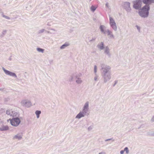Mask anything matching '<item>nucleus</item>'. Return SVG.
<instances>
[{
    "instance_id": "obj_1",
    "label": "nucleus",
    "mask_w": 154,
    "mask_h": 154,
    "mask_svg": "<svg viewBox=\"0 0 154 154\" xmlns=\"http://www.w3.org/2000/svg\"><path fill=\"white\" fill-rule=\"evenodd\" d=\"M101 69L103 70L102 77L103 79L104 82L106 83L111 78L110 67L104 64H101Z\"/></svg>"
},
{
    "instance_id": "obj_2",
    "label": "nucleus",
    "mask_w": 154,
    "mask_h": 154,
    "mask_svg": "<svg viewBox=\"0 0 154 154\" xmlns=\"http://www.w3.org/2000/svg\"><path fill=\"white\" fill-rule=\"evenodd\" d=\"M89 102H86L84 104L83 108L82 110L80 111L76 116L75 118L80 119L82 117H85V116H88L89 115Z\"/></svg>"
},
{
    "instance_id": "obj_3",
    "label": "nucleus",
    "mask_w": 154,
    "mask_h": 154,
    "mask_svg": "<svg viewBox=\"0 0 154 154\" xmlns=\"http://www.w3.org/2000/svg\"><path fill=\"white\" fill-rule=\"evenodd\" d=\"M149 6L148 5H146L143 6L141 10L139 12L140 16L143 18L147 17L149 15Z\"/></svg>"
},
{
    "instance_id": "obj_4",
    "label": "nucleus",
    "mask_w": 154,
    "mask_h": 154,
    "mask_svg": "<svg viewBox=\"0 0 154 154\" xmlns=\"http://www.w3.org/2000/svg\"><path fill=\"white\" fill-rule=\"evenodd\" d=\"M106 27L104 25H101L100 27V29L101 32H103L104 34H107L109 36L110 38H114V36L113 35L112 31H110L109 29H106Z\"/></svg>"
},
{
    "instance_id": "obj_5",
    "label": "nucleus",
    "mask_w": 154,
    "mask_h": 154,
    "mask_svg": "<svg viewBox=\"0 0 154 154\" xmlns=\"http://www.w3.org/2000/svg\"><path fill=\"white\" fill-rule=\"evenodd\" d=\"M10 123L11 125L15 127L17 126L20 123V120L19 118H14L12 119H9Z\"/></svg>"
},
{
    "instance_id": "obj_6",
    "label": "nucleus",
    "mask_w": 154,
    "mask_h": 154,
    "mask_svg": "<svg viewBox=\"0 0 154 154\" xmlns=\"http://www.w3.org/2000/svg\"><path fill=\"white\" fill-rule=\"evenodd\" d=\"M109 24L112 29L116 31L117 30L116 24L113 18L110 17H109Z\"/></svg>"
},
{
    "instance_id": "obj_7",
    "label": "nucleus",
    "mask_w": 154,
    "mask_h": 154,
    "mask_svg": "<svg viewBox=\"0 0 154 154\" xmlns=\"http://www.w3.org/2000/svg\"><path fill=\"white\" fill-rule=\"evenodd\" d=\"M133 7L136 9H138L141 7L142 2L141 0H136L133 2Z\"/></svg>"
},
{
    "instance_id": "obj_8",
    "label": "nucleus",
    "mask_w": 154,
    "mask_h": 154,
    "mask_svg": "<svg viewBox=\"0 0 154 154\" xmlns=\"http://www.w3.org/2000/svg\"><path fill=\"white\" fill-rule=\"evenodd\" d=\"M2 69L4 71L5 74L6 75H8L15 78H17V75L15 73L6 70L3 67H2Z\"/></svg>"
},
{
    "instance_id": "obj_9",
    "label": "nucleus",
    "mask_w": 154,
    "mask_h": 154,
    "mask_svg": "<svg viewBox=\"0 0 154 154\" xmlns=\"http://www.w3.org/2000/svg\"><path fill=\"white\" fill-rule=\"evenodd\" d=\"M21 105L23 106L26 107H29L30 106L31 102L27 100H23L21 102Z\"/></svg>"
},
{
    "instance_id": "obj_10",
    "label": "nucleus",
    "mask_w": 154,
    "mask_h": 154,
    "mask_svg": "<svg viewBox=\"0 0 154 154\" xmlns=\"http://www.w3.org/2000/svg\"><path fill=\"white\" fill-rule=\"evenodd\" d=\"M124 8L128 12H130L131 8L130 7V3L129 2H125L124 4Z\"/></svg>"
},
{
    "instance_id": "obj_11",
    "label": "nucleus",
    "mask_w": 154,
    "mask_h": 154,
    "mask_svg": "<svg viewBox=\"0 0 154 154\" xmlns=\"http://www.w3.org/2000/svg\"><path fill=\"white\" fill-rule=\"evenodd\" d=\"M23 136V134L22 133H18L13 137V140H20L22 139Z\"/></svg>"
},
{
    "instance_id": "obj_12",
    "label": "nucleus",
    "mask_w": 154,
    "mask_h": 154,
    "mask_svg": "<svg viewBox=\"0 0 154 154\" xmlns=\"http://www.w3.org/2000/svg\"><path fill=\"white\" fill-rule=\"evenodd\" d=\"M104 53L106 55H107L109 57H110L111 53L110 52V49L108 46L105 47L104 49Z\"/></svg>"
},
{
    "instance_id": "obj_13",
    "label": "nucleus",
    "mask_w": 154,
    "mask_h": 154,
    "mask_svg": "<svg viewBox=\"0 0 154 154\" xmlns=\"http://www.w3.org/2000/svg\"><path fill=\"white\" fill-rule=\"evenodd\" d=\"M97 47L100 50H103L105 48L103 42H101L100 43L98 44Z\"/></svg>"
},
{
    "instance_id": "obj_14",
    "label": "nucleus",
    "mask_w": 154,
    "mask_h": 154,
    "mask_svg": "<svg viewBox=\"0 0 154 154\" xmlns=\"http://www.w3.org/2000/svg\"><path fill=\"white\" fill-rule=\"evenodd\" d=\"M8 127L6 125H0V130L1 131H7L9 130Z\"/></svg>"
},
{
    "instance_id": "obj_15",
    "label": "nucleus",
    "mask_w": 154,
    "mask_h": 154,
    "mask_svg": "<svg viewBox=\"0 0 154 154\" xmlns=\"http://www.w3.org/2000/svg\"><path fill=\"white\" fill-rule=\"evenodd\" d=\"M143 3L146 5H149L154 3V0H143Z\"/></svg>"
},
{
    "instance_id": "obj_16",
    "label": "nucleus",
    "mask_w": 154,
    "mask_h": 154,
    "mask_svg": "<svg viewBox=\"0 0 154 154\" xmlns=\"http://www.w3.org/2000/svg\"><path fill=\"white\" fill-rule=\"evenodd\" d=\"M76 79L75 82L78 84H81L83 82V81L80 78H75Z\"/></svg>"
},
{
    "instance_id": "obj_17",
    "label": "nucleus",
    "mask_w": 154,
    "mask_h": 154,
    "mask_svg": "<svg viewBox=\"0 0 154 154\" xmlns=\"http://www.w3.org/2000/svg\"><path fill=\"white\" fill-rule=\"evenodd\" d=\"M124 151H125L127 154H128L129 152V151L128 148L127 147H126L124 148V150H121L120 152V154H123L124 153Z\"/></svg>"
},
{
    "instance_id": "obj_18",
    "label": "nucleus",
    "mask_w": 154,
    "mask_h": 154,
    "mask_svg": "<svg viewBox=\"0 0 154 154\" xmlns=\"http://www.w3.org/2000/svg\"><path fill=\"white\" fill-rule=\"evenodd\" d=\"M19 116V114L16 112L15 111H13V114L11 116H12L13 117V118H18Z\"/></svg>"
},
{
    "instance_id": "obj_19",
    "label": "nucleus",
    "mask_w": 154,
    "mask_h": 154,
    "mask_svg": "<svg viewBox=\"0 0 154 154\" xmlns=\"http://www.w3.org/2000/svg\"><path fill=\"white\" fill-rule=\"evenodd\" d=\"M13 111L12 109H8L6 111V114L8 115H9L10 116H11L13 114Z\"/></svg>"
},
{
    "instance_id": "obj_20",
    "label": "nucleus",
    "mask_w": 154,
    "mask_h": 154,
    "mask_svg": "<svg viewBox=\"0 0 154 154\" xmlns=\"http://www.w3.org/2000/svg\"><path fill=\"white\" fill-rule=\"evenodd\" d=\"M69 44L67 43H65L64 44L62 45L60 47V49H65L66 47L69 46Z\"/></svg>"
},
{
    "instance_id": "obj_21",
    "label": "nucleus",
    "mask_w": 154,
    "mask_h": 154,
    "mask_svg": "<svg viewBox=\"0 0 154 154\" xmlns=\"http://www.w3.org/2000/svg\"><path fill=\"white\" fill-rule=\"evenodd\" d=\"M41 111L39 110H36L35 112V114L36 115L37 118L38 119L39 117V115L41 114Z\"/></svg>"
},
{
    "instance_id": "obj_22",
    "label": "nucleus",
    "mask_w": 154,
    "mask_h": 154,
    "mask_svg": "<svg viewBox=\"0 0 154 154\" xmlns=\"http://www.w3.org/2000/svg\"><path fill=\"white\" fill-rule=\"evenodd\" d=\"M36 50L38 52L42 53H43L44 51V49L39 48H36Z\"/></svg>"
},
{
    "instance_id": "obj_23",
    "label": "nucleus",
    "mask_w": 154,
    "mask_h": 154,
    "mask_svg": "<svg viewBox=\"0 0 154 154\" xmlns=\"http://www.w3.org/2000/svg\"><path fill=\"white\" fill-rule=\"evenodd\" d=\"M7 30H6V29L3 30L2 32L1 35L2 36H3L6 34L7 33Z\"/></svg>"
},
{
    "instance_id": "obj_24",
    "label": "nucleus",
    "mask_w": 154,
    "mask_h": 154,
    "mask_svg": "<svg viewBox=\"0 0 154 154\" xmlns=\"http://www.w3.org/2000/svg\"><path fill=\"white\" fill-rule=\"evenodd\" d=\"M97 7L92 5L91 7V10L93 12H94L96 9Z\"/></svg>"
},
{
    "instance_id": "obj_25",
    "label": "nucleus",
    "mask_w": 154,
    "mask_h": 154,
    "mask_svg": "<svg viewBox=\"0 0 154 154\" xmlns=\"http://www.w3.org/2000/svg\"><path fill=\"white\" fill-rule=\"evenodd\" d=\"M148 135L154 136V131H149L147 133Z\"/></svg>"
},
{
    "instance_id": "obj_26",
    "label": "nucleus",
    "mask_w": 154,
    "mask_h": 154,
    "mask_svg": "<svg viewBox=\"0 0 154 154\" xmlns=\"http://www.w3.org/2000/svg\"><path fill=\"white\" fill-rule=\"evenodd\" d=\"M73 75H70L69 78V82H72L73 80Z\"/></svg>"
},
{
    "instance_id": "obj_27",
    "label": "nucleus",
    "mask_w": 154,
    "mask_h": 154,
    "mask_svg": "<svg viewBox=\"0 0 154 154\" xmlns=\"http://www.w3.org/2000/svg\"><path fill=\"white\" fill-rule=\"evenodd\" d=\"M82 75V74L81 73H77L76 75L75 76V78H80L81 76Z\"/></svg>"
},
{
    "instance_id": "obj_28",
    "label": "nucleus",
    "mask_w": 154,
    "mask_h": 154,
    "mask_svg": "<svg viewBox=\"0 0 154 154\" xmlns=\"http://www.w3.org/2000/svg\"><path fill=\"white\" fill-rule=\"evenodd\" d=\"M2 16L6 19L8 20L10 19V18L9 17L5 15H4L3 14H2Z\"/></svg>"
},
{
    "instance_id": "obj_29",
    "label": "nucleus",
    "mask_w": 154,
    "mask_h": 154,
    "mask_svg": "<svg viewBox=\"0 0 154 154\" xmlns=\"http://www.w3.org/2000/svg\"><path fill=\"white\" fill-rule=\"evenodd\" d=\"M5 110L4 109H0V114L5 113Z\"/></svg>"
},
{
    "instance_id": "obj_30",
    "label": "nucleus",
    "mask_w": 154,
    "mask_h": 154,
    "mask_svg": "<svg viewBox=\"0 0 154 154\" xmlns=\"http://www.w3.org/2000/svg\"><path fill=\"white\" fill-rule=\"evenodd\" d=\"M45 30L44 29H42L41 30H40L38 32V33L39 34L41 33H43Z\"/></svg>"
},
{
    "instance_id": "obj_31",
    "label": "nucleus",
    "mask_w": 154,
    "mask_h": 154,
    "mask_svg": "<svg viewBox=\"0 0 154 154\" xmlns=\"http://www.w3.org/2000/svg\"><path fill=\"white\" fill-rule=\"evenodd\" d=\"M93 128V125H91L90 126H89L88 127V131H90Z\"/></svg>"
},
{
    "instance_id": "obj_32",
    "label": "nucleus",
    "mask_w": 154,
    "mask_h": 154,
    "mask_svg": "<svg viewBox=\"0 0 154 154\" xmlns=\"http://www.w3.org/2000/svg\"><path fill=\"white\" fill-rule=\"evenodd\" d=\"M98 76L97 74H95V76L94 78V80L95 81H97V79Z\"/></svg>"
},
{
    "instance_id": "obj_33",
    "label": "nucleus",
    "mask_w": 154,
    "mask_h": 154,
    "mask_svg": "<svg viewBox=\"0 0 154 154\" xmlns=\"http://www.w3.org/2000/svg\"><path fill=\"white\" fill-rule=\"evenodd\" d=\"M97 72V66L96 65L94 66V72L95 74H96Z\"/></svg>"
},
{
    "instance_id": "obj_34",
    "label": "nucleus",
    "mask_w": 154,
    "mask_h": 154,
    "mask_svg": "<svg viewBox=\"0 0 154 154\" xmlns=\"http://www.w3.org/2000/svg\"><path fill=\"white\" fill-rule=\"evenodd\" d=\"M96 39V38L95 37H93L92 38V39L89 41L90 42H92L94 41Z\"/></svg>"
},
{
    "instance_id": "obj_35",
    "label": "nucleus",
    "mask_w": 154,
    "mask_h": 154,
    "mask_svg": "<svg viewBox=\"0 0 154 154\" xmlns=\"http://www.w3.org/2000/svg\"><path fill=\"white\" fill-rule=\"evenodd\" d=\"M136 27L137 30L139 32L140 31V27L138 26V25H136Z\"/></svg>"
},
{
    "instance_id": "obj_36",
    "label": "nucleus",
    "mask_w": 154,
    "mask_h": 154,
    "mask_svg": "<svg viewBox=\"0 0 154 154\" xmlns=\"http://www.w3.org/2000/svg\"><path fill=\"white\" fill-rule=\"evenodd\" d=\"M3 122V120L2 118L1 117H0V125H1V124Z\"/></svg>"
},
{
    "instance_id": "obj_37",
    "label": "nucleus",
    "mask_w": 154,
    "mask_h": 154,
    "mask_svg": "<svg viewBox=\"0 0 154 154\" xmlns=\"http://www.w3.org/2000/svg\"><path fill=\"white\" fill-rule=\"evenodd\" d=\"M151 121L152 122H154V116H153L152 117V118H151Z\"/></svg>"
},
{
    "instance_id": "obj_38",
    "label": "nucleus",
    "mask_w": 154,
    "mask_h": 154,
    "mask_svg": "<svg viewBox=\"0 0 154 154\" xmlns=\"http://www.w3.org/2000/svg\"><path fill=\"white\" fill-rule=\"evenodd\" d=\"M106 5V6L107 8H109V4L108 3V2H107L106 4V5Z\"/></svg>"
},
{
    "instance_id": "obj_39",
    "label": "nucleus",
    "mask_w": 154,
    "mask_h": 154,
    "mask_svg": "<svg viewBox=\"0 0 154 154\" xmlns=\"http://www.w3.org/2000/svg\"><path fill=\"white\" fill-rule=\"evenodd\" d=\"M111 140V139H107V140H105V141H108V140Z\"/></svg>"
},
{
    "instance_id": "obj_40",
    "label": "nucleus",
    "mask_w": 154,
    "mask_h": 154,
    "mask_svg": "<svg viewBox=\"0 0 154 154\" xmlns=\"http://www.w3.org/2000/svg\"><path fill=\"white\" fill-rule=\"evenodd\" d=\"M99 154H105V153L104 152H100Z\"/></svg>"
},
{
    "instance_id": "obj_41",
    "label": "nucleus",
    "mask_w": 154,
    "mask_h": 154,
    "mask_svg": "<svg viewBox=\"0 0 154 154\" xmlns=\"http://www.w3.org/2000/svg\"><path fill=\"white\" fill-rule=\"evenodd\" d=\"M0 91H3V89H2L0 88Z\"/></svg>"
},
{
    "instance_id": "obj_42",
    "label": "nucleus",
    "mask_w": 154,
    "mask_h": 154,
    "mask_svg": "<svg viewBox=\"0 0 154 154\" xmlns=\"http://www.w3.org/2000/svg\"><path fill=\"white\" fill-rule=\"evenodd\" d=\"M9 60H11V58H10V59H9Z\"/></svg>"
},
{
    "instance_id": "obj_43",
    "label": "nucleus",
    "mask_w": 154,
    "mask_h": 154,
    "mask_svg": "<svg viewBox=\"0 0 154 154\" xmlns=\"http://www.w3.org/2000/svg\"><path fill=\"white\" fill-rule=\"evenodd\" d=\"M116 82H115V84H116Z\"/></svg>"
},
{
    "instance_id": "obj_44",
    "label": "nucleus",
    "mask_w": 154,
    "mask_h": 154,
    "mask_svg": "<svg viewBox=\"0 0 154 154\" xmlns=\"http://www.w3.org/2000/svg\"><path fill=\"white\" fill-rule=\"evenodd\" d=\"M116 84H114V86Z\"/></svg>"
},
{
    "instance_id": "obj_45",
    "label": "nucleus",
    "mask_w": 154,
    "mask_h": 154,
    "mask_svg": "<svg viewBox=\"0 0 154 154\" xmlns=\"http://www.w3.org/2000/svg\"><path fill=\"white\" fill-rule=\"evenodd\" d=\"M91 0H90V1H91Z\"/></svg>"
}]
</instances>
